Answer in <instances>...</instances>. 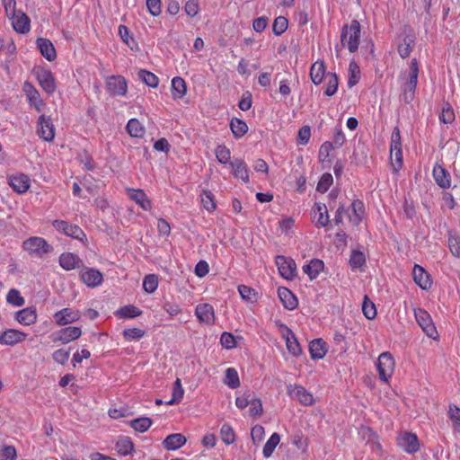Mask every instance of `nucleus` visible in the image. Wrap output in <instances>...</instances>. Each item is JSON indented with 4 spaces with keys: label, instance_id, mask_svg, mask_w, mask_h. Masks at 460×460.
Masks as SVG:
<instances>
[{
    "label": "nucleus",
    "instance_id": "f704fd0d",
    "mask_svg": "<svg viewBox=\"0 0 460 460\" xmlns=\"http://www.w3.org/2000/svg\"><path fill=\"white\" fill-rule=\"evenodd\" d=\"M15 319L22 325L33 324L37 320L36 310L32 307H27L16 313Z\"/></svg>",
    "mask_w": 460,
    "mask_h": 460
},
{
    "label": "nucleus",
    "instance_id": "c756f323",
    "mask_svg": "<svg viewBox=\"0 0 460 460\" xmlns=\"http://www.w3.org/2000/svg\"><path fill=\"white\" fill-rule=\"evenodd\" d=\"M433 177L437 184L443 189H447L451 185V179L447 170L440 164H436L433 168Z\"/></svg>",
    "mask_w": 460,
    "mask_h": 460
},
{
    "label": "nucleus",
    "instance_id": "603ef678",
    "mask_svg": "<svg viewBox=\"0 0 460 460\" xmlns=\"http://www.w3.org/2000/svg\"><path fill=\"white\" fill-rule=\"evenodd\" d=\"M199 198H200V202H201L203 208L207 211L213 212L216 209L217 205H216L215 198L210 191L202 190Z\"/></svg>",
    "mask_w": 460,
    "mask_h": 460
},
{
    "label": "nucleus",
    "instance_id": "79ce46f5",
    "mask_svg": "<svg viewBox=\"0 0 460 460\" xmlns=\"http://www.w3.org/2000/svg\"><path fill=\"white\" fill-rule=\"evenodd\" d=\"M238 292L240 294V296L243 301L249 304H255L259 299V295L255 291V289L245 286V285H240L238 287Z\"/></svg>",
    "mask_w": 460,
    "mask_h": 460
},
{
    "label": "nucleus",
    "instance_id": "f03ea898",
    "mask_svg": "<svg viewBox=\"0 0 460 460\" xmlns=\"http://www.w3.org/2000/svg\"><path fill=\"white\" fill-rule=\"evenodd\" d=\"M22 249L33 258H43L51 251V245L40 236H31L23 241Z\"/></svg>",
    "mask_w": 460,
    "mask_h": 460
},
{
    "label": "nucleus",
    "instance_id": "a18cd8bd",
    "mask_svg": "<svg viewBox=\"0 0 460 460\" xmlns=\"http://www.w3.org/2000/svg\"><path fill=\"white\" fill-rule=\"evenodd\" d=\"M184 388L182 387L181 381L177 378L172 385V398L166 402L167 405H173L180 402L184 396Z\"/></svg>",
    "mask_w": 460,
    "mask_h": 460
},
{
    "label": "nucleus",
    "instance_id": "0e129e2a",
    "mask_svg": "<svg viewBox=\"0 0 460 460\" xmlns=\"http://www.w3.org/2000/svg\"><path fill=\"white\" fill-rule=\"evenodd\" d=\"M158 287V278L154 274H150L145 277L143 281V288L146 292L152 294Z\"/></svg>",
    "mask_w": 460,
    "mask_h": 460
},
{
    "label": "nucleus",
    "instance_id": "338daca9",
    "mask_svg": "<svg viewBox=\"0 0 460 460\" xmlns=\"http://www.w3.org/2000/svg\"><path fill=\"white\" fill-rule=\"evenodd\" d=\"M327 86L325 89V94L327 96H332L338 89V78L335 74H329L326 75Z\"/></svg>",
    "mask_w": 460,
    "mask_h": 460
},
{
    "label": "nucleus",
    "instance_id": "e433bc0d",
    "mask_svg": "<svg viewBox=\"0 0 460 460\" xmlns=\"http://www.w3.org/2000/svg\"><path fill=\"white\" fill-rule=\"evenodd\" d=\"M364 204L359 200H355L349 210V218L353 225H358L364 217Z\"/></svg>",
    "mask_w": 460,
    "mask_h": 460
},
{
    "label": "nucleus",
    "instance_id": "bf43d9fd",
    "mask_svg": "<svg viewBox=\"0 0 460 460\" xmlns=\"http://www.w3.org/2000/svg\"><path fill=\"white\" fill-rule=\"evenodd\" d=\"M265 437V429L261 425H255L251 429V438L253 445L257 447L263 441Z\"/></svg>",
    "mask_w": 460,
    "mask_h": 460
},
{
    "label": "nucleus",
    "instance_id": "e2e57ef3",
    "mask_svg": "<svg viewBox=\"0 0 460 460\" xmlns=\"http://www.w3.org/2000/svg\"><path fill=\"white\" fill-rule=\"evenodd\" d=\"M362 312L364 315L369 319L372 320L376 316V308L375 304L370 301L367 296L364 297L363 303H362Z\"/></svg>",
    "mask_w": 460,
    "mask_h": 460
},
{
    "label": "nucleus",
    "instance_id": "f8f14e48",
    "mask_svg": "<svg viewBox=\"0 0 460 460\" xmlns=\"http://www.w3.org/2000/svg\"><path fill=\"white\" fill-rule=\"evenodd\" d=\"M53 227L64 234L66 236L84 241V239L86 238L85 234L84 231L75 225H70L66 221L63 220H55L53 223Z\"/></svg>",
    "mask_w": 460,
    "mask_h": 460
},
{
    "label": "nucleus",
    "instance_id": "f3484780",
    "mask_svg": "<svg viewBox=\"0 0 460 460\" xmlns=\"http://www.w3.org/2000/svg\"><path fill=\"white\" fill-rule=\"evenodd\" d=\"M81 280L89 288L100 286L103 281V275L93 268H85L80 272Z\"/></svg>",
    "mask_w": 460,
    "mask_h": 460
},
{
    "label": "nucleus",
    "instance_id": "ddd939ff",
    "mask_svg": "<svg viewBox=\"0 0 460 460\" xmlns=\"http://www.w3.org/2000/svg\"><path fill=\"white\" fill-rule=\"evenodd\" d=\"M397 444L407 454H414L420 449L418 437L410 432H402L397 438Z\"/></svg>",
    "mask_w": 460,
    "mask_h": 460
},
{
    "label": "nucleus",
    "instance_id": "9d476101",
    "mask_svg": "<svg viewBox=\"0 0 460 460\" xmlns=\"http://www.w3.org/2000/svg\"><path fill=\"white\" fill-rule=\"evenodd\" d=\"M414 315L422 331L429 338L436 340L438 338V332L429 314L423 309L418 308L414 310Z\"/></svg>",
    "mask_w": 460,
    "mask_h": 460
},
{
    "label": "nucleus",
    "instance_id": "a211bd4d",
    "mask_svg": "<svg viewBox=\"0 0 460 460\" xmlns=\"http://www.w3.org/2000/svg\"><path fill=\"white\" fill-rule=\"evenodd\" d=\"M27 334L16 329H7L0 335V344L14 346L25 341Z\"/></svg>",
    "mask_w": 460,
    "mask_h": 460
},
{
    "label": "nucleus",
    "instance_id": "052dcab7",
    "mask_svg": "<svg viewBox=\"0 0 460 460\" xmlns=\"http://www.w3.org/2000/svg\"><path fill=\"white\" fill-rule=\"evenodd\" d=\"M17 450L11 445H0V460H16Z\"/></svg>",
    "mask_w": 460,
    "mask_h": 460
},
{
    "label": "nucleus",
    "instance_id": "aec40b11",
    "mask_svg": "<svg viewBox=\"0 0 460 460\" xmlns=\"http://www.w3.org/2000/svg\"><path fill=\"white\" fill-rule=\"evenodd\" d=\"M195 314L200 323L212 325L215 322V312L209 304H199L195 308Z\"/></svg>",
    "mask_w": 460,
    "mask_h": 460
},
{
    "label": "nucleus",
    "instance_id": "473e14b6",
    "mask_svg": "<svg viewBox=\"0 0 460 460\" xmlns=\"http://www.w3.org/2000/svg\"><path fill=\"white\" fill-rule=\"evenodd\" d=\"M324 263L318 259L311 260L307 264L303 266V271L309 277L310 279H314L323 270Z\"/></svg>",
    "mask_w": 460,
    "mask_h": 460
},
{
    "label": "nucleus",
    "instance_id": "3c124183",
    "mask_svg": "<svg viewBox=\"0 0 460 460\" xmlns=\"http://www.w3.org/2000/svg\"><path fill=\"white\" fill-rule=\"evenodd\" d=\"M220 437L222 441L226 445H232L235 442L236 437L231 425L226 423L220 429Z\"/></svg>",
    "mask_w": 460,
    "mask_h": 460
},
{
    "label": "nucleus",
    "instance_id": "680f3d73",
    "mask_svg": "<svg viewBox=\"0 0 460 460\" xmlns=\"http://www.w3.org/2000/svg\"><path fill=\"white\" fill-rule=\"evenodd\" d=\"M215 155L217 160L220 164H230L231 153L230 150L226 146H217L215 149Z\"/></svg>",
    "mask_w": 460,
    "mask_h": 460
},
{
    "label": "nucleus",
    "instance_id": "5fc2aeb1",
    "mask_svg": "<svg viewBox=\"0 0 460 460\" xmlns=\"http://www.w3.org/2000/svg\"><path fill=\"white\" fill-rule=\"evenodd\" d=\"M119 34L121 40L130 48L131 50H138V44L136 40L129 35V31L128 28L124 25L119 26Z\"/></svg>",
    "mask_w": 460,
    "mask_h": 460
},
{
    "label": "nucleus",
    "instance_id": "c9c22d12",
    "mask_svg": "<svg viewBox=\"0 0 460 460\" xmlns=\"http://www.w3.org/2000/svg\"><path fill=\"white\" fill-rule=\"evenodd\" d=\"M171 91L172 96L174 100L183 98L187 93V85L185 81L180 76L173 77L172 79Z\"/></svg>",
    "mask_w": 460,
    "mask_h": 460
},
{
    "label": "nucleus",
    "instance_id": "de8ad7c7",
    "mask_svg": "<svg viewBox=\"0 0 460 460\" xmlns=\"http://www.w3.org/2000/svg\"><path fill=\"white\" fill-rule=\"evenodd\" d=\"M141 311L134 305H125L118 309L114 314L118 318H135L141 314Z\"/></svg>",
    "mask_w": 460,
    "mask_h": 460
},
{
    "label": "nucleus",
    "instance_id": "2eb2a0df",
    "mask_svg": "<svg viewBox=\"0 0 460 460\" xmlns=\"http://www.w3.org/2000/svg\"><path fill=\"white\" fill-rule=\"evenodd\" d=\"M23 92L31 106L34 107L37 111H41L45 106L39 91L30 83L23 84Z\"/></svg>",
    "mask_w": 460,
    "mask_h": 460
},
{
    "label": "nucleus",
    "instance_id": "37998d69",
    "mask_svg": "<svg viewBox=\"0 0 460 460\" xmlns=\"http://www.w3.org/2000/svg\"><path fill=\"white\" fill-rule=\"evenodd\" d=\"M325 75V67L323 62L316 61L313 64L310 70V76L312 82L314 84H319L322 83Z\"/></svg>",
    "mask_w": 460,
    "mask_h": 460
},
{
    "label": "nucleus",
    "instance_id": "a19ab883",
    "mask_svg": "<svg viewBox=\"0 0 460 460\" xmlns=\"http://www.w3.org/2000/svg\"><path fill=\"white\" fill-rule=\"evenodd\" d=\"M230 128L235 138H241L248 131L247 124L238 118H233L231 119Z\"/></svg>",
    "mask_w": 460,
    "mask_h": 460
},
{
    "label": "nucleus",
    "instance_id": "9b49d317",
    "mask_svg": "<svg viewBox=\"0 0 460 460\" xmlns=\"http://www.w3.org/2000/svg\"><path fill=\"white\" fill-rule=\"evenodd\" d=\"M419 66L416 59H412L410 63L409 69L403 73L402 79L403 81L404 91L414 93L418 84Z\"/></svg>",
    "mask_w": 460,
    "mask_h": 460
},
{
    "label": "nucleus",
    "instance_id": "c85d7f7f",
    "mask_svg": "<svg viewBox=\"0 0 460 460\" xmlns=\"http://www.w3.org/2000/svg\"><path fill=\"white\" fill-rule=\"evenodd\" d=\"M230 166L234 178L240 179L244 183L249 182V170L243 160L236 159L230 163Z\"/></svg>",
    "mask_w": 460,
    "mask_h": 460
},
{
    "label": "nucleus",
    "instance_id": "2f4dec72",
    "mask_svg": "<svg viewBox=\"0 0 460 460\" xmlns=\"http://www.w3.org/2000/svg\"><path fill=\"white\" fill-rule=\"evenodd\" d=\"M278 296L285 308L293 310L297 305L296 296L287 288L280 287L278 289Z\"/></svg>",
    "mask_w": 460,
    "mask_h": 460
},
{
    "label": "nucleus",
    "instance_id": "69168bd1",
    "mask_svg": "<svg viewBox=\"0 0 460 460\" xmlns=\"http://www.w3.org/2000/svg\"><path fill=\"white\" fill-rule=\"evenodd\" d=\"M221 345L226 349H231L236 347L237 338L230 332H223L220 337Z\"/></svg>",
    "mask_w": 460,
    "mask_h": 460
},
{
    "label": "nucleus",
    "instance_id": "49530a36",
    "mask_svg": "<svg viewBox=\"0 0 460 460\" xmlns=\"http://www.w3.org/2000/svg\"><path fill=\"white\" fill-rule=\"evenodd\" d=\"M280 442V436L279 433L274 432L265 443L262 454L265 458H269L272 456L275 448Z\"/></svg>",
    "mask_w": 460,
    "mask_h": 460
},
{
    "label": "nucleus",
    "instance_id": "72a5a7b5",
    "mask_svg": "<svg viewBox=\"0 0 460 460\" xmlns=\"http://www.w3.org/2000/svg\"><path fill=\"white\" fill-rule=\"evenodd\" d=\"M309 352L313 359L323 358L327 353V345L321 339L314 340L309 344Z\"/></svg>",
    "mask_w": 460,
    "mask_h": 460
},
{
    "label": "nucleus",
    "instance_id": "864d4df0",
    "mask_svg": "<svg viewBox=\"0 0 460 460\" xmlns=\"http://www.w3.org/2000/svg\"><path fill=\"white\" fill-rule=\"evenodd\" d=\"M130 427L138 432H146L152 425V420L147 417H141L132 420L129 423Z\"/></svg>",
    "mask_w": 460,
    "mask_h": 460
},
{
    "label": "nucleus",
    "instance_id": "39448f33",
    "mask_svg": "<svg viewBox=\"0 0 460 460\" xmlns=\"http://www.w3.org/2000/svg\"><path fill=\"white\" fill-rule=\"evenodd\" d=\"M360 24L358 21H352L349 25L343 28L341 32V43L350 52H355L359 45Z\"/></svg>",
    "mask_w": 460,
    "mask_h": 460
},
{
    "label": "nucleus",
    "instance_id": "774afa93",
    "mask_svg": "<svg viewBox=\"0 0 460 460\" xmlns=\"http://www.w3.org/2000/svg\"><path fill=\"white\" fill-rule=\"evenodd\" d=\"M448 247L451 253L456 256H460V237L456 234L451 233L448 236Z\"/></svg>",
    "mask_w": 460,
    "mask_h": 460
},
{
    "label": "nucleus",
    "instance_id": "423d86ee",
    "mask_svg": "<svg viewBox=\"0 0 460 460\" xmlns=\"http://www.w3.org/2000/svg\"><path fill=\"white\" fill-rule=\"evenodd\" d=\"M33 74L38 84L46 93L52 94L56 91V79L49 69L43 66H37L33 69Z\"/></svg>",
    "mask_w": 460,
    "mask_h": 460
},
{
    "label": "nucleus",
    "instance_id": "13d9d810",
    "mask_svg": "<svg viewBox=\"0 0 460 460\" xmlns=\"http://www.w3.org/2000/svg\"><path fill=\"white\" fill-rule=\"evenodd\" d=\"M117 451L119 455H129L134 448L132 441L128 438H122L116 444Z\"/></svg>",
    "mask_w": 460,
    "mask_h": 460
},
{
    "label": "nucleus",
    "instance_id": "4d7b16f0",
    "mask_svg": "<svg viewBox=\"0 0 460 460\" xmlns=\"http://www.w3.org/2000/svg\"><path fill=\"white\" fill-rule=\"evenodd\" d=\"M349 80L348 84L349 87L357 84L360 79V69L358 64L354 61H351L349 65Z\"/></svg>",
    "mask_w": 460,
    "mask_h": 460
},
{
    "label": "nucleus",
    "instance_id": "09e8293b",
    "mask_svg": "<svg viewBox=\"0 0 460 460\" xmlns=\"http://www.w3.org/2000/svg\"><path fill=\"white\" fill-rule=\"evenodd\" d=\"M127 130L133 137H142L145 135V128L137 119L128 120Z\"/></svg>",
    "mask_w": 460,
    "mask_h": 460
},
{
    "label": "nucleus",
    "instance_id": "b1692460",
    "mask_svg": "<svg viewBox=\"0 0 460 460\" xmlns=\"http://www.w3.org/2000/svg\"><path fill=\"white\" fill-rule=\"evenodd\" d=\"M412 276L414 282L424 290H428L432 286V279L430 275L424 270L423 267L416 264L413 267Z\"/></svg>",
    "mask_w": 460,
    "mask_h": 460
},
{
    "label": "nucleus",
    "instance_id": "6e6d98bb",
    "mask_svg": "<svg viewBox=\"0 0 460 460\" xmlns=\"http://www.w3.org/2000/svg\"><path fill=\"white\" fill-rule=\"evenodd\" d=\"M366 263V256L364 252L354 250L351 252L349 265L353 270L361 269Z\"/></svg>",
    "mask_w": 460,
    "mask_h": 460
},
{
    "label": "nucleus",
    "instance_id": "7ed1b4c3",
    "mask_svg": "<svg viewBox=\"0 0 460 460\" xmlns=\"http://www.w3.org/2000/svg\"><path fill=\"white\" fill-rule=\"evenodd\" d=\"M390 163L394 173H397L402 167V152L401 134L398 128H395L391 136Z\"/></svg>",
    "mask_w": 460,
    "mask_h": 460
},
{
    "label": "nucleus",
    "instance_id": "7c9ffc66",
    "mask_svg": "<svg viewBox=\"0 0 460 460\" xmlns=\"http://www.w3.org/2000/svg\"><path fill=\"white\" fill-rule=\"evenodd\" d=\"M37 46L41 55L48 60L53 61L57 58L56 49L54 45L49 40L44 38H39L37 40Z\"/></svg>",
    "mask_w": 460,
    "mask_h": 460
},
{
    "label": "nucleus",
    "instance_id": "4be33fe9",
    "mask_svg": "<svg viewBox=\"0 0 460 460\" xmlns=\"http://www.w3.org/2000/svg\"><path fill=\"white\" fill-rule=\"evenodd\" d=\"M13 30L18 33H26L30 31L31 24L29 17L22 12L18 11L10 16Z\"/></svg>",
    "mask_w": 460,
    "mask_h": 460
},
{
    "label": "nucleus",
    "instance_id": "c03bdc74",
    "mask_svg": "<svg viewBox=\"0 0 460 460\" xmlns=\"http://www.w3.org/2000/svg\"><path fill=\"white\" fill-rule=\"evenodd\" d=\"M359 435L363 439L367 440V443L371 444L373 450L381 451V446L377 440L376 435L367 427H362L359 429Z\"/></svg>",
    "mask_w": 460,
    "mask_h": 460
},
{
    "label": "nucleus",
    "instance_id": "20e7f679",
    "mask_svg": "<svg viewBox=\"0 0 460 460\" xmlns=\"http://www.w3.org/2000/svg\"><path fill=\"white\" fill-rule=\"evenodd\" d=\"M376 367L379 379L388 383L394 373L395 360L390 352H383L378 356Z\"/></svg>",
    "mask_w": 460,
    "mask_h": 460
},
{
    "label": "nucleus",
    "instance_id": "f257e3e1",
    "mask_svg": "<svg viewBox=\"0 0 460 460\" xmlns=\"http://www.w3.org/2000/svg\"><path fill=\"white\" fill-rule=\"evenodd\" d=\"M235 405L240 410L248 407V414L252 418H259L263 412L262 402L253 393L246 392L236 396Z\"/></svg>",
    "mask_w": 460,
    "mask_h": 460
},
{
    "label": "nucleus",
    "instance_id": "412c9836",
    "mask_svg": "<svg viewBox=\"0 0 460 460\" xmlns=\"http://www.w3.org/2000/svg\"><path fill=\"white\" fill-rule=\"evenodd\" d=\"M81 335L82 331L79 327L70 326L61 329L58 332H57L53 338V341L66 344L70 341L77 340Z\"/></svg>",
    "mask_w": 460,
    "mask_h": 460
},
{
    "label": "nucleus",
    "instance_id": "1a4fd4ad",
    "mask_svg": "<svg viewBox=\"0 0 460 460\" xmlns=\"http://www.w3.org/2000/svg\"><path fill=\"white\" fill-rule=\"evenodd\" d=\"M275 263L278 267L279 275L287 279L292 280L296 277V265L293 259L278 255L275 258Z\"/></svg>",
    "mask_w": 460,
    "mask_h": 460
},
{
    "label": "nucleus",
    "instance_id": "4c0bfd02",
    "mask_svg": "<svg viewBox=\"0 0 460 460\" xmlns=\"http://www.w3.org/2000/svg\"><path fill=\"white\" fill-rule=\"evenodd\" d=\"M447 416L454 434L460 436V408L455 404L448 406Z\"/></svg>",
    "mask_w": 460,
    "mask_h": 460
},
{
    "label": "nucleus",
    "instance_id": "6e6552de",
    "mask_svg": "<svg viewBox=\"0 0 460 460\" xmlns=\"http://www.w3.org/2000/svg\"><path fill=\"white\" fill-rule=\"evenodd\" d=\"M276 325L281 337L285 340L287 349L294 357H298L302 354V349L296 338L294 332L285 324L277 322Z\"/></svg>",
    "mask_w": 460,
    "mask_h": 460
},
{
    "label": "nucleus",
    "instance_id": "5701e85b",
    "mask_svg": "<svg viewBox=\"0 0 460 460\" xmlns=\"http://www.w3.org/2000/svg\"><path fill=\"white\" fill-rule=\"evenodd\" d=\"M415 44V36L412 33L404 31L400 36V41L398 43V53L402 58H406L410 56Z\"/></svg>",
    "mask_w": 460,
    "mask_h": 460
},
{
    "label": "nucleus",
    "instance_id": "dca6fc26",
    "mask_svg": "<svg viewBox=\"0 0 460 460\" xmlns=\"http://www.w3.org/2000/svg\"><path fill=\"white\" fill-rule=\"evenodd\" d=\"M80 318L81 313L71 308H64L54 314L55 323L59 326L77 322Z\"/></svg>",
    "mask_w": 460,
    "mask_h": 460
},
{
    "label": "nucleus",
    "instance_id": "58836bf2",
    "mask_svg": "<svg viewBox=\"0 0 460 460\" xmlns=\"http://www.w3.org/2000/svg\"><path fill=\"white\" fill-rule=\"evenodd\" d=\"M223 383L231 389H236L240 386V377L234 367H228L226 369Z\"/></svg>",
    "mask_w": 460,
    "mask_h": 460
},
{
    "label": "nucleus",
    "instance_id": "ea45409f",
    "mask_svg": "<svg viewBox=\"0 0 460 460\" xmlns=\"http://www.w3.org/2000/svg\"><path fill=\"white\" fill-rule=\"evenodd\" d=\"M80 263V259L74 253L66 252L60 255L59 264L66 270L75 269Z\"/></svg>",
    "mask_w": 460,
    "mask_h": 460
},
{
    "label": "nucleus",
    "instance_id": "393cba45",
    "mask_svg": "<svg viewBox=\"0 0 460 460\" xmlns=\"http://www.w3.org/2000/svg\"><path fill=\"white\" fill-rule=\"evenodd\" d=\"M9 184L19 194L25 193L31 186L29 176L20 173L9 177Z\"/></svg>",
    "mask_w": 460,
    "mask_h": 460
},
{
    "label": "nucleus",
    "instance_id": "6ab92c4d",
    "mask_svg": "<svg viewBox=\"0 0 460 460\" xmlns=\"http://www.w3.org/2000/svg\"><path fill=\"white\" fill-rule=\"evenodd\" d=\"M126 193L128 198L136 202L142 209L146 211L152 209V202L143 190L126 188Z\"/></svg>",
    "mask_w": 460,
    "mask_h": 460
},
{
    "label": "nucleus",
    "instance_id": "8fccbe9b",
    "mask_svg": "<svg viewBox=\"0 0 460 460\" xmlns=\"http://www.w3.org/2000/svg\"><path fill=\"white\" fill-rule=\"evenodd\" d=\"M137 75L138 78L147 86L152 88H156L158 86L159 79L154 73L145 69H140Z\"/></svg>",
    "mask_w": 460,
    "mask_h": 460
},
{
    "label": "nucleus",
    "instance_id": "bb28decb",
    "mask_svg": "<svg viewBox=\"0 0 460 460\" xmlns=\"http://www.w3.org/2000/svg\"><path fill=\"white\" fill-rule=\"evenodd\" d=\"M107 88L114 95H125L128 86L124 77L111 76L107 79Z\"/></svg>",
    "mask_w": 460,
    "mask_h": 460
},
{
    "label": "nucleus",
    "instance_id": "a878e982",
    "mask_svg": "<svg viewBox=\"0 0 460 460\" xmlns=\"http://www.w3.org/2000/svg\"><path fill=\"white\" fill-rule=\"evenodd\" d=\"M313 220L316 226H326L329 223V215L326 205L315 203L312 208Z\"/></svg>",
    "mask_w": 460,
    "mask_h": 460
},
{
    "label": "nucleus",
    "instance_id": "4468645a",
    "mask_svg": "<svg viewBox=\"0 0 460 460\" xmlns=\"http://www.w3.org/2000/svg\"><path fill=\"white\" fill-rule=\"evenodd\" d=\"M37 133L40 138L45 141L50 142L55 137V127L51 119L41 115L39 117L37 125Z\"/></svg>",
    "mask_w": 460,
    "mask_h": 460
},
{
    "label": "nucleus",
    "instance_id": "cd10ccee",
    "mask_svg": "<svg viewBox=\"0 0 460 460\" xmlns=\"http://www.w3.org/2000/svg\"><path fill=\"white\" fill-rule=\"evenodd\" d=\"M187 442V438L181 433H173L167 436L163 441L164 447L168 451H173L183 447Z\"/></svg>",
    "mask_w": 460,
    "mask_h": 460
},
{
    "label": "nucleus",
    "instance_id": "0eeeda50",
    "mask_svg": "<svg viewBox=\"0 0 460 460\" xmlns=\"http://www.w3.org/2000/svg\"><path fill=\"white\" fill-rule=\"evenodd\" d=\"M287 393L292 399L304 406H313L316 402L313 394L301 385L294 384L288 385Z\"/></svg>",
    "mask_w": 460,
    "mask_h": 460
}]
</instances>
